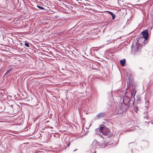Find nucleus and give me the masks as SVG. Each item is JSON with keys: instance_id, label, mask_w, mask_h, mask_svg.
Listing matches in <instances>:
<instances>
[{"instance_id": "17", "label": "nucleus", "mask_w": 153, "mask_h": 153, "mask_svg": "<svg viewBox=\"0 0 153 153\" xmlns=\"http://www.w3.org/2000/svg\"><path fill=\"white\" fill-rule=\"evenodd\" d=\"M152 13H151V15H152Z\"/></svg>"}, {"instance_id": "14", "label": "nucleus", "mask_w": 153, "mask_h": 153, "mask_svg": "<svg viewBox=\"0 0 153 153\" xmlns=\"http://www.w3.org/2000/svg\"><path fill=\"white\" fill-rule=\"evenodd\" d=\"M110 40H111V39H108V40H107V41L109 42L110 41Z\"/></svg>"}, {"instance_id": "1", "label": "nucleus", "mask_w": 153, "mask_h": 153, "mask_svg": "<svg viewBox=\"0 0 153 153\" xmlns=\"http://www.w3.org/2000/svg\"><path fill=\"white\" fill-rule=\"evenodd\" d=\"M103 133L101 137L103 138H109L112 135V133L111 132L110 130L107 128H105Z\"/></svg>"}, {"instance_id": "18", "label": "nucleus", "mask_w": 153, "mask_h": 153, "mask_svg": "<svg viewBox=\"0 0 153 153\" xmlns=\"http://www.w3.org/2000/svg\"><path fill=\"white\" fill-rule=\"evenodd\" d=\"M96 151H95V152H94V153H96Z\"/></svg>"}, {"instance_id": "10", "label": "nucleus", "mask_w": 153, "mask_h": 153, "mask_svg": "<svg viewBox=\"0 0 153 153\" xmlns=\"http://www.w3.org/2000/svg\"><path fill=\"white\" fill-rule=\"evenodd\" d=\"M13 70V69L12 68H11L10 69H9L7 71L6 73L5 74V75L9 73L11 71Z\"/></svg>"}, {"instance_id": "8", "label": "nucleus", "mask_w": 153, "mask_h": 153, "mask_svg": "<svg viewBox=\"0 0 153 153\" xmlns=\"http://www.w3.org/2000/svg\"><path fill=\"white\" fill-rule=\"evenodd\" d=\"M126 100H127V102H128L130 100L129 98L127 97L126 96L125 97H124L123 99V101H125Z\"/></svg>"}, {"instance_id": "12", "label": "nucleus", "mask_w": 153, "mask_h": 153, "mask_svg": "<svg viewBox=\"0 0 153 153\" xmlns=\"http://www.w3.org/2000/svg\"><path fill=\"white\" fill-rule=\"evenodd\" d=\"M25 45L27 47H29V44L27 43H25Z\"/></svg>"}, {"instance_id": "19", "label": "nucleus", "mask_w": 153, "mask_h": 153, "mask_svg": "<svg viewBox=\"0 0 153 153\" xmlns=\"http://www.w3.org/2000/svg\"><path fill=\"white\" fill-rule=\"evenodd\" d=\"M136 92V91H135V93Z\"/></svg>"}, {"instance_id": "20", "label": "nucleus", "mask_w": 153, "mask_h": 153, "mask_svg": "<svg viewBox=\"0 0 153 153\" xmlns=\"http://www.w3.org/2000/svg\"><path fill=\"white\" fill-rule=\"evenodd\" d=\"M152 11H153V10H152Z\"/></svg>"}, {"instance_id": "13", "label": "nucleus", "mask_w": 153, "mask_h": 153, "mask_svg": "<svg viewBox=\"0 0 153 153\" xmlns=\"http://www.w3.org/2000/svg\"><path fill=\"white\" fill-rule=\"evenodd\" d=\"M110 40H111V39H108V40H107V41L109 42L110 41Z\"/></svg>"}, {"instance_id": "7", "label": "nucleus", "mask_w": 153, "mask_h": 153, "mask_svg": "<svg viewBox=\"0 0 153 153\" xmlns=\"http://www.w3.org/2000/svg\"><path fill=\"white\" fill-rule=\"evenodd\" d=\"M109 13L112 16V19H114L115 18V15L113 13H112L111 12H109Z\"/></svg>"}, {"instance_id": "4", "label": "nucleus", "mask_w": 153, "mask_h": 153, "mask_svg": "<svg viewBox=\"0 0 153 153\" xmlns=\"http://www.w3.org/2000/svg\"><path fill=\"white\" fill-rule=\"evenodd\" d=\"M105 116V113H100L98 114L96 116L97 118H100L104 117Z\"/></svg>"}, {"instance_id": "3", "label": "nucleus", "mask_w": 153, "mask_h": 153, "mask_svg": "<svg viewBox=\"0 0 153 153\" xmlns=\"http://www.w3.org/2000/svg\"><path fill=\"white\" fill-rule=\"evenodd\" d=\"M142 34L145 39H147L148 37V32L146 30H145L142 32Z\"/></svg>"}, {"instance_id": "2", "label": "nucleus", "mask_w": 153, "mask_h": 153, "mask_svg": "<svg viewBox=\"0 0 153 153\" xmlns=\"http://www.w3.org/2000/svg\"><path fill=\"white\" fill-rule=\"evenodd\" d=\"M104 126L103 125L102 126H101L98 128L96 129L95 130L96 133L97 134H99L101 137L102 135V134L103 133V132L105 128Z\"/></svg>"}, {"instance_id": "5", "label": "nucleus", "mask_w": 153, "mask_h": 153, "mask_svg": "<svg viewBox=\"0 0 153 153\" xmlns=\"http://www.w3.org/2000/svg\"><path fill=\"white\" fill-rule=\"evenodd\" d=\"M97 142L96 141H94L92 144L91 147L93 148V149L94 150L95 149L97 148V146H96Z\"/></svg>"}, {"instance_id": "6", "label": "nucleus", "mask_w": 153, "mask_h": 153, "mask_svg": "<svg viewBox=\"0 0 153 153\" xmlns=\"http://www.w3.org/2000/svg\"><path fill=\"white\" fill-rule=\"evenodd\" d=\"M120 64L122 66H124L125 64L126 60L125 59H124L122 60H120Z\"/></svg>"}, {"instance_id": "11", "label": "nucleus", "mask_w": 153, "mask_h": 153, "mask_svg": "<svg viewBox=\"0 0 153 153\" xmlns=\"http://www.w3.org/2000/svg\"><path fill=\"white\" fill-rule=\"evenodd\" d=\"M37 6L40 9L43 10L44 9V8L43 7H41V6H38V5H37Z\"/></svg>"}, {"instance_id": "16", "label": "nucleus", "mask_w": 153, "mask_h": 153, "mask_svg": "<svg viewBox=\"0 0 153 153\" xmlns=\"http://www.w3.org/2000/svg\"><path fill=\"white\" fill-rule=\"evenodd\" d=\"M70 143H69L68 144V146L70 145Z\"/></svg>"}, {"instance_id": "15", "label": "nucleus", "mask_w": 153, "mask_h": 153, "mask_svg": "<svg viewBox=\"0 0 153 153\" xmlns=\"http://www.w3.org/2000/svg\"><path fill=\"white\" fill-rule=\"evenodd\" d=\"M136 109H137V108H136ZM135 112H137V110H135Z\"/></svg>"}, {"instance_id": "9", "label": "nucleus", "mask_w": 153, "mask_h": 153, "mask_svg": "<svg viewBox=\"0 0 153 153\" xmlns=\"http://www.w3.org/2000/svg\"><path fill=\"white\" fill-rule=\"evenodd\" d=\"M106 141H105V142H104V143L105 144H104V145H102V148H104L106 146V145L107 144H108L109 143V142H106Z\"/></svg>"}]
</instances>
